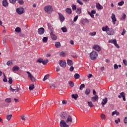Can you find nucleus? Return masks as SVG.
<instances>
[{
	"label": "nucleus",
	"instance_id": "nucleus-1",
	"mask_svg": "<svg viewBox=\"0 0 127 127\" xmlns=\"http://www.w3.org/2000/svg\"><path fill=\"white\" fill-rule=\"evenodd\" d=\"M73 122L72 120V117L71 116L68 115L67 119L65 121L62 120L60 123V126L61 127H69V125H67V124H71Z\"/></svg>",
	"mask_w": 127,
	"mask_h": 127
},
{
	"label": "nucleus",
	"instance_id": "nucleus-2",
	"mask_svg": "<svg viewBox=\"0 0 127 127\" xmlns=\"http://www.w3.org/2000/svg\"><path fill=\"white\" fill-rule=\"evenodd\" d=\"M44 10L46 12L50 14L52 11H53V7L51 5H47L44 7Z\"/></svg>",
	"mask_w": 127,
	"mask_h": 127
},
{
	"label": "nucleus",
	"instance_id": "nucleus-3",
	"mask_svg": "<svg viewBox=\"0 0 127 127\" xmlns=\"http://www.w3.org/2000/svg\"><path fill=\"white\" fill-rule=\"evenodd\" d=\"M90 57L91 60H95V59H97V58L98 57V54L97 53V52L92 51L90 54Z\"/></svg>",
	"mask_w": 127,
	"mask_h": 127
},
{
	"label": "nucleus",
	"instance_id": "nucleus-4",
	"mask_svg": "<svg viewBox=\"0 0 127 127\" xmlns=\"http://www.w3.org/2000/svg\"><path fill=\"white\" fill-rule=\"evenodd\" d=\"M16 12L18 14H22V13H24V8L22 7H19L16 9Z\"/></svg>",
	"mask_w": 127,
	"mask_h": 127
},
{
	"label": "nucleus",
	"instance_id": "nucleus-5",
	"mask_svg": "<svg viewBox=\"0 0 127 127\" xmlns=\"http://www.w3.org/2000/svg\"><path fill=\"white\" fill-rule=\"evenodd\" d=\"M26 73L28 74V76L30 79L31 81L33 82H35V77H34L29 71H26Z\"/></svg>",
	"mask_w": 127,
	"mask_h": 127
},
{
	"label": "nucleus",
	"instance_id": "nucleus-6",
	"mask_svg": "<svg viewBox=\"0 0 127 127\" xmlns=\"http://www.w3.org/2000/svg\"><path fill=\"white\" fill-rule=\"evenodd\" d=\"M106 33L108 35H114L115 32L112 28H108V30H107V32H106Z\"/></svg>",
	"mask_w": 127,
	"mask_h": 127
},
{
	"label": "nucleus",
	"instance_id": "nucleus-7",
	"mask_svg": "<svg viewBox=\"0 0 127 127\" xmlns=\"http://www.w3.org/2000/svg\"><path fill=\"white\" fill-rule=\"evenodd\" d=\"M59 64L61 67H62L63 68H65V67H66V65H67L66 61H60Z\"/></svg>",
	"mask_w": 127,
	"mask_h": 127
},
{
	"label": "nucleus",
	"instance_id": "nucleus-8",
	"mask_svg": "<svg viewBox=\"0 0 127 127\" xmlns=\"http://www.w3.org/2000/svg\"><path fill=\"white\" fill-rule=\"evenodd\" d=\"M60 116L63 119V120H65L66 118L68 119V115L65 112H62Z\"/></svg>",
	"mask_w": 127,
	"mask_h": 127
},
{
	"label": "nucleus",
	"instance_id": "nucleus-9",
	"mask_svg": "<svg viewBox=\"0 0 127 127\" xmlns=\"http://www.w3.org/2000/svg\"><path fill=\"white\" fill-rule=\"evenodd\" d=\"M111 19L114 25H115L116 24V21H117V18H116V15L115 14L112 13Z\"/></svg>",
	"mask_w": 127,
	"mask_h": 127
},
{
	"label": "nucleus",
	"instance_id": "nucleus-10",
	"mask_svg": "<svg viewBox=\"0 0 127 127\" xmlns=\"http://www.w3.org/2000/svg\"><path fill=\"white\" fill-rule=\"evenodd\" d=\"M44 32H45L44 28L41 27L38 29V33L40 35L43 34Z\"/></svg>",
	"mask_w": 127,
	"mask_h": 127
},
{
	"label": "nucleus",
	"instance_id": "nucleus-11",
	"mask_svg": "<svg viewBox=\"0 0 127 127\" xmlns=\"http://www.w3.org/2000/svg\"><path fill=\"white\" fill-rule=\"evenodd\" d=\"M107 103H108V98L105 97L104 99L102 100V102H101L102 107H105V105H106Z\"/></svg>",
	"mask_w": 127,
	"mask_h": 127
},
{
	"label": "nucleus",
	"instance_id": "nucleus-12",
	"mask_svg": "<svg viewBox=\"0 0 127 127\" xmlns=\"http://www.w3.org/2000/svg\"><path fill=\"white\" fill-rule=\"evenodd\" d=\"M10 90L12 91V92H15V93H17L18 91H19V89L18 88V87H14V88H12L11 87V86H10Z\"/></svg>",
	"mask_w": 127,
	"mask_h": 127
},
{
	"label": "nucleus",
	"instance_id": "nucleus-13",
	"mask_svg": "<svg viewBox=\"0 0 127 127\" xmlns=\"http://www.w3.org/2000/svg\"><path fill=\"white\" fill-rule=\"evenodd\" d=\"M2 4L4 7H7L8 6V2H7V0H3L2 1Z\"/></svg>",
	"mask_w": 127,
	"mask_h": 127
},
{
	"label": "nucleus",
	"instance_id": "nucleus-14",
	"mask_svg": "<svg viewBox=\"0 0 127 127\" xmlns=\"http://www.w3.org/2000/svg\"><path fill=\"white\" fill-rule=\"evenodd\" d=\"M93 48L95 50L98 51V52L101 51V47L98 45H95L93 47Z\"/></svg>",
	"mask_w": 127,
	"mask_h": 127
},
{
	"label": "nucleus",
	"instance_id": "nucleus-15",
	"mask_svg": "<svg viewBox=\"0 0 127 127\" xmlns=\"http://www.w3.org/2000/svg\"><path fill=\"white\" fill-rule=\"evenodd\" d=\"M51 37L53 40H56L57 39V36L54 34L52 32L50 33Z\"/></svg>",
	"mask_w": 127,
	"mask_h": 127
},
{
	"label": "nucleus",
	"instance_id": "nucleus-16",
	"mask_svg": "<svg viewBox=\"0 0 127 127\" xmlns=\"http://www.w3.org/2000/svg\"><path fill=\"white\" fill-rule=\"evenodd\" d=\"M58 14L59 15L60 21L62 22H63V21H64V20H65V18L64 17V16H63V15L62 14H61V13H59Z\"/></svg>",
	"mask_w": 127,
	"mask_h": 127
},
{
	"label": "nucleus",
	"instance_id": "nucleus-17",
	"mask_svg": "<svg viewBox=\"0 0 127 127\" xmlns=\"http://www.w3.org/2000/svg\"><path fill=\"white\" fill-rule=\"evenodd\" d=\"M99 99V97H98V95H95L94 97H91V101L92 102H97L98 100Z\"/></svg>",
	"mask_w": 127,
	"mask_h": 127
},
{
	"label": "nucleus",
	"instance_id": "nucleus-18",
	"mask_svg": "<svg viewBox=\"0 0 127 127\" xmlns=\"http://www.w3.org/2000/svg\"><path fill=\"white\" fill-rule=\"evenodd\" d=\"M55 46L56 48H60L61 47V44L60 42H56L55 43Z\"/></svg>",
	"mask_w": 127,
	"mask_h": 127
},
{
	"label": "nucleus",
	"instance_id": "nucleus-19",
	"mask_svg": "<svg viewBox=\"0 0 127 127\" xmlns=\"http://www.w3.org/2000/svg\"><path fill=\"white\" fill-rule=\"evenodd\" d=\"M96 7L97 9H103V6L100 3H96Z\"/></svg>",
	"mask_w": 127,
	"mask_h": 127
},
{
	"label": "nucleus",
	"instance_id": "nucleus-20",
	"mask_svg": "<svg viewBox=\"0 0 127 127\" xmlns=\"http://www.w3.org/2000/svg\"><path fill=\"white\" fill-rule=\"evenodd\" d=\"M127 17V15L125 13H123L122 14V17L121 18V20H123V21H125L126 20V18Z\"/></svg>",
	"mask_w": 127,
	"mask_h": 127
},
{
	"label": "nucleus",
	"instance_id": "nucleus-21",
	"mask_svg": "<svg viewBox=\"0 0 127 127\" xmlns=\"http://www.w3.org/2000/svg\"><path fill=\"white\" fill-rule=\"evenodd\" d=\"M12 71H13V72H16V71H17L18 70H19V67L17 66V65H16L12 68Z\"/></svg>",
	"mask_w": 127,
	"mask_h": 127
},
{
	"label": "nucleus",
	"instance_id": "nucleus-22",
	"mask_svg": "<svg viewBox=\"0 0 127 127\" xmlns=\"http://www.w3.org/2000/svg\"><path fill=\"white\" fill-rule=\"evenodd\" d=\"M121 96H122L123 100L126 101V94H125V92H122L120 93Z\"/></svg>",
	"mask_w": 127,
	"mask_h": 127
},
{
	"label": "nucleus",
	"instance_id": "nucleus-23",
	"mask_svg": "<svg viewBox=\"0 0 127 127\" xmlns=\"http://www.w3.org/2000/svg\"><path fill=\"white\" fill-rule=\"evenodd\" d=\"M108 29H109V27L107 25L105 26H103L102 27V31H106L107 32Z\"/></svg>",
	"mask_w": 127,
	"mask_h": 127
},
{
	"label": "nucleus",
	"instance_id": "nucleus-24",
	"mask_svg": "<svg viewBox=\"0 0 127 127\" xmlns=\"http://www.w3.org/2000/svg\"><path fill=\"white\" fill-rule=\"evenodd\" d=\"M67 63L68 66H72V65H73V62L72 61V60H67Z\"/></svg>",
	"mask_w": 127,
	"mask_h": 127
},
{
	"label": "nucleus",
	"instance_id": "nucleus-25",
	"mask_svg": "<svg viewBox=\"0 0 127 127\" xmlns=\"http://www.w3.org/2000/svg\"><path fill=\"white\" fill-rule=\"evenodd\" d=\"M65 11L67 12V13H68V14H71L72 13V10L69 8H67L65 9Z\"/></svg>",
	"mask_w": 127,
	"mask_h": 127
},
{
	"label": "nucleus",
	"instance_id": "nucleus-26",
	"mask_svg": "<svg viewBox=\"0 0 127 127\" xmlns=\"http://www.w3.org/2000/svg\"><path fill=\"white\" fill-rule=\"evenodd\" d=\"M71 98H72V99H74V100H77V98H78V94H72Z\"/></svg>",
	"mask_w": 127,
	"mask_h": 127
},
{
	"label": "nucleus",
	"instance_id": "nucleus-27",
	"mask_svg": "<svg viewBox=\"0 0 127 127\" xmlns=\"http://www.w3.org/2000/svg\"><path fill=\"white\" fill-rule=\"evenodd\" d=\"M115 115H116V116H119L120 115V112L115 111L112 112V116H115Z\"/></svg>",
	"mask_w": 127,
	"mask_h": 127
},
{
	"label": "nucleus",
	"instance_id": "nucleus-28",
	"mask_svg": "<svg viewBox=\"0 0 127 127\" xmlns=\"http://www.w3.org/2000/svg\"><path fill=\"white\" fill-rule=\"evenodd\" d=\"M15 32H17V33H19V32H21V29L19 27H17L15 29Z\"/></svg>",
	"mask_w": 127,
	"mask_h": 127
},
{
	"label": "nucleus",
	"instance_id": "nucleus-29",
	"mask_svg": "<svg viewBox=\"0 0 127 127\" xmlns=\"http://www.w3.org/2000/svg\"><path fill=\"white\" fill-rule=\"evenodd\" d=\"M87 104L89 107H90V108H93V107H94V104H93V103L92 102V101H88L87 102Z\"/></svg>",
	"mask_w": 127,
	"mask_h": 127
},
{
	"label": "nucleus",
	"instance_id": "nucleus-30",
	"mask_svg": "<svg viewBox=\"0 0 127 127\" xmlns=\"http://www.w3.org/2000/svg\"><path fill=\"white\" fill-rule=\"evenodd\" d=\"M109 43H113V44H115L117 42V40L114 39V40H110L108 41Z\"/></svg>",
	"mask_w": 127,
	"mask_h": 127
},
{
	"label": "nucleus",
	"instance_id": "nucleus-31",
	"mask_svg": "<svg viewBox=\"0 0 127 127\" xmlns=\"http://www.w3.org/2000/svg\"><path fill=\"white\" fill-rule=\"evenodd\" d=\"M12 118V115L10 114L9 115H7L6 117V119L7 120V121H10Z\"/></svg>",
	"mask_w": 127,
	"mask_h": 127
},
{
	"label": "nucleus",
	"instance_id": "nucleus-32",
	"mask_svg": "<svg viewBox=\"0 0 127 127\" xmlns=\"http://www.w3.org/2000/svg\"><path fill=\"white\" fill-rule=\"evenodd\" d=\"M74 79H79L80 78V74L78 73H75L74 75Z\"/></svg>",
	"mask_w": 127,
	"mask_h": 127
},
{
	"label": "nucleus",
	"instance_id": "nucleus-33",
	"mask_svg": "<svg viewBox=\"0 0 127 127\" xmlns=\"http://www.w3.org/2000/svg\"><path fill=\"white\" fill-rule=\"evenodd\" d=\"M48 40V38L46 37H44L43 38V42H44V43H46V42H47Z\"/></svg>",
	"mask_w": 127,
	"mask_h": 127
},
{
	"label": "nucleus",
	"instance_id": "nucleus-34",
	"mask_svg": "<svg viewBox=\"0 0 127 127\" xmlns=\"http://www.w3.org/2000/svg\"><path fill=\"white\" fill-rule=\"evenodd\" d=\"M81 9L80 7H78V8H77L76 12V13H77V14H80V13H81Z\"/></svg>",
	"mask_w": 127,
	"mask_h": 127
},
{
	"label": "nucleus",
	"instance_id": "nucleus-35",
	"mask_svg": "<svg viewBox=\"0 0 127 127\" xmlns=\"http://www.w3.org/2000/svg\"><path fill=\"white\" fill-rule=\"evenodd\" d=\"M29 89L30 91H32V90H33V89H34V84L30 85Z\"/></svg>",
	"mask_w": 127,
	"mask_h": 127
},
{
	"label": "nucleus",
	"instance_id": "nucleus-36",
	"mask_svg": "<svg viewBox=\"0 0 127 127\" xmlns=\"http://www.w3.org/2000/svg\"><path fill=\"white\" fill-rule=\"evenodd\" d=\"M91 92V90L90 89H86L85 91V93L88 95H89V94H90V92Z\"/></svg>",
	"mask_w": 127,
	"mask_h": 127
},
{
	"label": "nucleus",
	"instance_id": "nucleus-37",
	"mask_svg": "<svg viewBox=\"0 0 127 127\" xmlns=\"http://www.w3.org/2000/svg\"><path fill=\"white\" fill-rule=\"evenodd\" d=\"M3 81L5 82H7V79H6V76H5V74H4V73H3Z\"/></svg>",
	"mask_w": 127,
	"mask_h": 127
},
{
	"label": "nucleus",
	"instance_id": "nucleus-38",
	"mask_svg": "<svg viewBox=\"0 0 127 127\" xmlns=\"http://www.w3.org/2000/svg\"><path fill=\"white\" fill-rule=\"evenodd\" d=\"M71 7L72 10H76V9H77V6L74 4H72Z\"/></svg>",
	"mask_w": 127,
	"mask_h": 127
},
{
	"label": "nucleus",
	"instance_id": "nucleus-39",
	"mask_svg": "<svg viewBox=\"0 0 127 127\" xmlns=\"http://www.w3.org/2000/svg\"><path fill=\"white\" fill-rule=\"evenodd\" d=\"M61 29L64 33L67 32V28L65 27H62Z\"/></svg>",
	"mask_w": 127,
	"mask_h": 127
},
{
	"label": "nucleus",
	"instance_id": "nucleus-40",
	"mask_svg": "<svg viewBox=\"0 0 127 127\" xmlns=\"http://www.w3.org/2000/svg\"><path fill=\"white\" fill-rule=\"evenodd\" d=\"M124 4H125V1H121L118 3V5H119L120 6H122V5H124Z\"/></svg>",
	"mask_w": 127,
	"mask_h": 127
},
{
	"label": "nucleus",
	"instance_id": "nucleus-41",
	"mask_svg": "<svg viewBox=\"0 0 127 127\" xmlns=\"http://www.w3.org/2000/svg\"><path fill=\"white\" fill-rule=\"evenodd\" d=\"M5 103H11V99L6 98L5 99Z\"/></svg>",
	"mask_w": 127,
	"mask_h": 127
},
{
	"label": "nucleus",
	"instance_id": "nucleus-42",
	"mask_svg": "<svg viewBox=\"0 0 127 127\" xmlns=\"http://www.w3.org/2000/svg\"><path fill=\"white\" fill-rule=\"evenodd\" d=\"M47 79H49V75H48V74H47V75H46L44 76V78H43V81H45L46 80H47Z\"/></svg>",
	"mask_w": 127,
	"mask_h": 127
},
{
	"label": "nucleus",
	"instance_id": "nucleus-43",
	"mask_svg": "<svg viewBox=\"0 0 127 127\" xmlns=\"http://www.w3.org/2000/svg\"><path fill=\"white\" fill-rule=\"evenodd\" d=\"M49 61L48 60H43V65H46V64H47V63H48Z\"/></svg>",
	"mask_w": 127,
	"mask_h": 127
},
{
	"label": "nucleus",
	"instance_id": "nucleus-44",
	"mask_svg": "<svg viewBox=\"0 0 127 127\" xmlns=\"http://www.w3.org/2000/svg\"><path fill=\"white\" fill-rule=\"evenodd\" d=\"M8 83L10 84H12V78H11V77H9L8 78Z\"/></svg>",
	"mask_w": 127,
	"mask_h": 127
},
{
	"label": "nucleus",
	"instance_id": "nucleus-45",
	"mask_svg": "<svg viewBox=\"0 0 127 127\" xmlns=\"http://www.w3.org/2000/svg\"><path fill=\"white\" fill-rule=\"evenodd\" d=\"M96 34V32H90L89 33V35H90V36H95Z\"/></svg>",
	"mask_w": 127,
	"mask_h": 127
},
{
	"label": "nucleus",
	"instance_id": "nucleus-46",
	"mask_svg": "<svg viewBox=\"0 0 127 127\" xmlns=\"http://www.w3.org/2000/svg\"><path fill=\"white\" fill-rule=\"evenodd\" d=\"M101 118L102 120H106V115H105L104 114H102L101 115Z\"/></svg>",
	"mask_w": 127,
	"mask_h": 127
},
{
	"label": "nucleus",
	"instance_id": "nucleus-47",
	"mask_svg": "<svg viewBox=\"0 0 127 127\" xmlns=\"http://www.w3.org/2000/svg\"><path fill=\"white\" fill-rule=\"evenodd\" d=\"M18 2L19 3V4H23L24 3V2L23 1V0H18Z\"/></svg>",
	"mask_w": 127,
	"mask_h": 127
},
{
	"label": "nucleus",
	"instance_id": "nucleus-48",
	"mask_svg": "<svg viewBox=\"0 0 127 127\" xmlns=\"http://www.w3.org/2000/svg\"><path fill=\"white\" fill-rule=\"evenodd\" d=\"M36 62L39 63H42L43 62V60L42 59H39L37 60Z\"/></svg>",
	"mask_w": 127,
	"mask_h": 127
},
{
	"label": "nucleus",
	"instance_id": "nucleus-49",
	"mask_svg": "<svg viewBox=\"0 0 127 127\" xmlns=\"http://www.w3.org/2000/svg\"><path fill=\"white\" fill-rule=\"evenodd\" d=\"M85 88V84H82L80 85L79 89L80 90H83V88Z\"/></svg>",
	"mask_w": 127,
	"mask_h": 127
},
{
	"label": "nucleus",
	"instance_id": "nucleus-50",
	"mask_svg": "<svg viewBox=\"0 0 127 127\" xmlns=\"http://www.w3.org/2000/svg\"><path fill=\"white\" fill-rule=\"evenodd\" d=\"M60 56L64 57V56H65V53L64 52H61L60 54Z\"/></svg>",
	"mask_w": 127,
	"mask_h": 127
},
{
	"label": "nucleus",
	"instance_id": "nucleus-51",
	"mask_svg": "<svg viewBox=\"0 0 127 127\" xmlns=\"http://www.w3.org/2000/svg\"><path fill=\"white\" fill-rule=\"evenodd\" d=\"M9 1L11 3L14 4V3H15V2H16V0H9Z\"/></svg>",
	"mask_w": 127,
	"mask_h": 127
},
{
	"label": "nucleus",
	"instance_id": "nucleus-52",
	"mask_svg": "<svg viewBox=\"0 0 127 127\" xmlns=\"http://www.w3.org/2000/svg\"><path fill=\"white\" fill-rule=\"evenodd\" d=\"M21 120L22 121H25V120H26V117L24 116V115H22Z\"/></svg>",
	"mask_w": 127,
	"mask_h": 127
},
{
	"label": "nucleus",
	"instance_id": "nucleus-53",
	"mask_svg": "<svg viewBox=\"0 0 127 127\" xmlns=\"http://www.w3.org/2000/svg\"><path fill=\"white\" fill-rule=\"evenodd\" d=\"M69 84L70 86V87H74V83L72 81H69Z\"/></svg>",
	"mask_w": 127,
	"mask_h": 127
},
{
	"label": "nucleus",
	"instance_id": "nucleus-54",
	"mask_svg": "<svg viewBox=\"0 0 127 127\" xmlns=\"http://www.w3.org/2000/svg\"><path fill=\"white\" fill-rule=\"evenodd\" d=\"M88 13H89V15H90V16L92 17V18H95V16L94 15V14H92L90 12H88Z\"/></svg>",
	"mask_w": 127,
	"mask_h": 127
},
{
	"label": "nucleus",
	"instance_id": "nucleus-55",
	"mask_svg": "<svg viewBox=\"0 0 127 127\" xmlns=\"http://www.w3.org/2000/svg\"><path fill=\"white\" fill-rule=\"evenodd\" d=\"M11 64H12V63L11 61H8L7 62V65L8 66H10V65H11Z\"/></svg>",
	"mask_w": 127,
	"mask_h": 127
},
{
	"label": "nucleus",
	"instance_id": "nucleus-56",
	"mask_svg": "<svg viewBox=\"0 0 127 127\" xmlns=\"http://www.w3.org/2000/svg\"><path fill=\"white\" fill-rule=\"evenodd\" d=\"M123 63L125 65V66H127V60H123Z\"/></svg>",
	"mask_w": 127,
	"mask_h": 127
},
{
	"label": "nucleus",
	"instance_id": "nucleus-57",
	"mask_svg": "<svg viewBox=\"0 0 127 127\" xmlns=\"http://www.w3.org/2000/svg\"><path fill=\"white\" fill-rule=\"evenodd\" d=\"M77 2H78V3H79V4H80L81 5H83V3L82 2V1H81V0H77Z\"/></svg>",
	"mask_w": 127,
	"mask_h": 127
},
{
	"label": "nucleus",
	"instance_id": "nucleus-58",
	"mask_svg": "<svg viewBox=\"0 0 127 127\" xmlns=\"http://www.w3.org/2000/svg\"><path fill=\"white\" fill-rule=\"evenodd\" d=\"M125 34H126V29H123V32L121 34H122V35H125Z\"/></svg>",
	"mask_w": 127,
	"mask_h": 127
},
{
	"label": "nucleus",
	"instance_id": "nucleus-59",
	"mask_svg": "<svg viewBox=\"0 0 127 127\" xmlns=\"http://www.w3.org/2000/svg\"><path fill=\"white\" fill-rule=\"evenodd\" d=\"M92 77H93V75L91 73L88 74L87 75L88 78H92Z\"/></svg>",
	"mask_w": 127,
	"mask_h": 127
},
{
	"label": "nucleus",
	"instance_id": "nucleus-60",
	"mask_svg": "<svg viewBox=\"0 0 127 127\" xmlns=\"http://www.w3.org/2000/svg\"><path fill=\"white\" fill-rule=\"evenodd\" d=\"M77 19H78V15H76V16L73 18V21H74V22L77 21Z\"/></svg>",
	"mask_w": 127,
	"mask_h": 127
},
{
	"label": "nucleus",
	"instance_id": "nucleus-61",
	"mask_svg": "<svg viewBox=\"0 0 127 127\" xmlns=\"http://www.w3.org/2000/svg\"><path fill=\"white\" fill-rule=\"evenodd\" d=\"M114 69H118L119 68V66H118V64H115L114 66Z\"/></svg>",
	"mask_w": 127,
	"mask_h": 127
},
{
	"label": "nucleus",
	"instance_id": "nucleus-62",
	"mask_svg": "<svg viewBox=\"0 0 127 127\" xmlns=\"http://www.w3.org/2000/svg\"><path fill=\"white\" fill-rule=\"evenodd\" d=\"M74 70V67L73 66H71L69 68V71H70V72H72V71Z\"/></svg>",
	"mask_w": 127,
	"mask_h": 127
},
{
	"label": "nucleus",
	"instance_id": "nucleus-63",
	"mask_svg": "<svg viewBox=\"0 0 127 127\" xmlns=\"http://www.w3.org/2000/svg\"><path fill=\"white\" fill-rule=\"evenodd\" d=\"M3 44H5L6 43V39L3 38L2 40Z\"/></svg>",
	"mask_w": 127,
	"mask_h": 127
},
{
	"label": "nucleus",
	"instance_id": "nucleus-64",
	"mask_svg": "<svg viewBox=\"0 0 127 127\" xmlns=\"http://www.w3.org/2000/svg\"><path fill=\"white\" fill-rule=\"evenodd\" d=\"M124 122L125 123V124H127V117H125L124 120Z\"/></svg>",
	"mask_w": 127,
	"mask_h": 127
}]
</instances>
